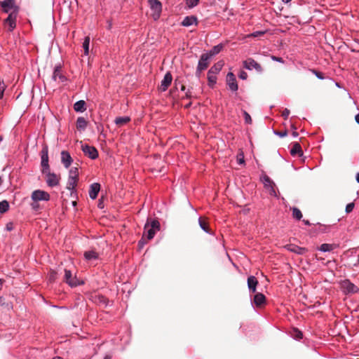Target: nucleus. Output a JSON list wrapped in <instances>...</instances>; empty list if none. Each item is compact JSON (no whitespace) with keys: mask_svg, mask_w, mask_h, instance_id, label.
I'll list each match as a JSON object with an SVG mask.
<instances>
[{"mask_svg":"<svg viewBox=\"0 0 359 359\" xmlns=\"http://www.w3.org/2000/svg\"><path fill=\"white\" fill-rule=\"evenodd\" d=\"M160 224L157 220H152L151 223L148 222L144 225V235L147 237L149 240L152 239L156 233V231L159 230Z\"/></svg>","mask_w":359,"mask_h":359,"instance_id":"obj_1","label":"nucleus"},{"mask_svg":"<svg viewBox=\"0 0 359 359\" xmlns=\"http://www.w3.org/2000/svg\"><path fill=\"white\" fill-rule=\"evenodd\" d=\"M150 9L151 11V17L154 21L158 20L162 12V4L159 0L148 1Z\"/></svg>","mask_w":359,"mask_h":359,"instance_id":"obj_2","label":"nucleus"},{"mask_svg":"<svg viewBox=\"0 0 359 359\" xmlns=\"http://www.w3.org/2000/svg\"><path fill=\"white\" fill-rule=\"evenodd\" d=\"M210 59V55H207L205 53L201 55L196 71V76L197 77L199 78L201 72L208 68Z\"/></svg>","mask_w":359,"mask_h":359,"instance_id":"obj_3","label":"nucleus"},{"mask_svg":"<svg viewBox=\"0 0 359 359\" xmlns=\"http://www.w3.org/2000/svg\"><path fill=\"white\" fill-rule=\"evenodd\" d=\"M64 280L72 287H76L84 283L83 281L79 280L76 276H74L72 272L68 269H65Z\"/></svg>","mask_w":359,"mask_h":359,"instance_id":"obj_4","label":"nucleus"},{"mask_svg":"<svg viewBox=\"0 0 359 359\" xmlns=\"http://www.w3.org/2000/svg\"><path fill=\"white\" fill-rule=\"evenodd\" d=\"M261 181L264 184V188L269 190V194L276 198L278 196L276 191V184L274 182L266 175H264L261 177Z\"/></svg>","mask_w":359,"mask_h":359,"instance_id":"obj_5","label":"nucleus"},{"mask_svg":"<svg viewBox=\"0 0 359 359\" xmlns=\"http://www.w3.org/2000/svg\"><path fill=\"white\" fill-rule=\"evenodd\" d=\"M340 285L342 292L346 294H355L359 292V288L348 279L342 280Z\"/></svg>","mask_w":359,"mask_h":359,"instance_id":"obj_6","label":"nucleus"},{"mask_svg":"<svg viewBox=\"0 0 359 359\" xmlns=\"http://www.w3.org/2000/svg\"><path fill=\"white\" fill-rule=\"evenodd\" d=\"M46 172H42L46 177V182L48 187H54L59 184L60 177L58 175L53 172H50V169L46 170Z\"/></svg>","mask_w":359,"mask_h":359,"instance_id":"obj_7","label":"nucleus"},{"mask_svg":"<svg viewBox=\"0 0 359 359\" xmlns=\"http://www.w3.org/2000/svg\"><path fill=\"white\" fill-rule=\"evenodd\" d=\"M18 13H17L16 10L15 11H11L6 19H5L4 24L5 26L8 27V31L12 32L16 27V20Z\"/></svg>","mask_w":359,"mask_h":359,"instance_id":"obj_8","label":"nucleus"},{"mask_svg":"<svg viewBox=\"0 0 359 359\" xmlns=\"http://www.w3.org/2000/svg\"><path fill=\"white\" fill-rule=\"evenodd\" d=\"M1 6L4 12L10 13L11 11L16 10L17 13L19 12V7L15 5V0H4L1 2Z\"/></svg>","mask_w":359,"mask_h":359,"instance_id":"obj_9","label":"nucleus"},{"mask_svg":"<svg viewBox=\"0 0 359 359\" xmlns=\"http://www.w3.org/2000/svg\"><path fill=\"white\" fill-rule=\"evenodd\" d=\"M31 198L34 202L48 201L50 200V194L45 191L37 189L32 192Z\"/></svg>","mask_w":359,"mask_h":359,"instance_id":"obj_10","label":"nucleus"},{"mask_svg":"<svg viewBox=\"0 0 359 359\" xmlns=\"http://www.w3.org/2000/svg\"><path fill=\"white\" fill-rule=\"evenodd\" d=\"M243 67L248 70L255 69L259 73L263 71L261 65L252 58H248L243 61Z\"/></svg>","mask_w":359,"mask_h":359,"instance_id":"obj_11","label":"nucleus"},{"mask_svg":"<svg viewBox=\"0 0 359 359\" xmlns=\"http://www.w3.org/2000/svg\"><path fill=\"white\" fill-rule=\"evenodd\" d=\"M82 151L86 156L91 159H96L98 157V151L95 147L88 144L82 145Z\"/></svg>","mask_w":359,"mask_h":359,"instance_id":"obj_12","label":"nucleus"},{"mask_svg":"<svg viewBox=\"0 0 359 359\" xmlns=\"http://www.w3.org/2000/svg\"><path fill=\"white\" fill-rule=\"evenodd\" d=\"M226 84L233 92H236L238 89L236 76L232 72H229L226 75Z\"/></svg>","mask_w":359,"mask_h":359,"instance_id":"obj_13","label":"nucleus"},{"mask_svg":"<svg viewBox=\"0 0 359 359\" xmlns=\"http://www.w3.org/2000/svg\"><path fill=\"white\" fill-rule=\"evenodd\" d=\"M91 300L96 304L99 306H102L104 307L107 306L109 300L107 297L103 295L96 294L91 295Z\"/></svg>","mask_w":359,"mask_h":359,"instance_id":"obj_14","label":"nucleus"},{"mask_svg":"<svg viewBox=\"0 0 359 359\" xmlns=\"http://www.w3.org/2000/svg\"><path fill=\"white\" fill-rule=\"evenodd\" d=\"M73 162V159L69 151L63 150L61 151V163L65 168H69Z\"/></svg>","mask_w":359,"mask_h":359,"instance_id":"obj_15","label":"nucleus"},{"mask_svg":"<svg viewBox=\"0 0 359 359\" xmlns=\"http://www.w3.org/2000/svg\"><path fill=\"white\" fill-rule=\"evenodd\" d=\"M172 80V74L169 72H167L165 74L163 79L161 81V83L160 89L162 92H164L168 89L169 86L171 84Z\"/></svg>","mask_w":359,"mask_h":359,"instance_id":"obj_16","label":"nucleus"},{"mask_svg":"<svg viewBox=\"0 0 359 359\" xmlns=\"http://www.w3.org/2000/svg\"><path fill=\"white\" fill-rule=\"evenodd\" d=\"M100 190V184L99 183H93L90 186L89 197L94 200L97 197Z\"/></svg>","mask_w":359,"mask_h":359,"instance_id":"obj_17","label":"nucleus"},{"mask_svg":"<svg viewBox=\"0 0 359 359\" xmlns=\"http://www.w3.org/2000/svg\"><path fill=\"white\" fill-rule=\"evenodd\" d=\"M57 79H59L61 82L66 81V77L61 73V67L60 65L55 67L53 74V79L54 81H56Z\"/></svg>","mask_w":359,"mask_h":359,"instance_id":"obj_18","label":"nucleus"},{"mask_svg":"<svg viewBox=\"0 0 359 359\" xmlns=\"http://www.w3.org/2000/svg\"><path fill=\"white\" fill-rule=\"evenodd\" d=\"M198 22L197 18L194 15H190L185 17L182 22V25L184 27H189L193 25H196Z\"/></svg>","mask_w":359,"mask_h":359,"instance_id":"obj_19","label":"nucleus"},{"mask_svg":"<svg viewBox=\"0 0 359 359\" xmlns=\"http://www.w3.org/2000/svg\"><path fill=\"white\" fill-rule=\"evenodd\" d=\"M257 284L258 281L255 276H250L248 278V286L250 291L255 292L256 291Z\"/></svg>","mask_w":359,"mask_h":359,"instance_id":"obj_20","label":"nucleus"},{"mask_svg":"<svg viewBox=\"0 0 359 359\" xmlns=\"http://www.w3.org/2000/svg\"><path fill=\"white\" fill-rule=\"evenodd\" d=\"M76 126L78 130L84 131L87 128L88 121L83 117H78Z\"/></svg>","mask_w":359,"mask_h":359,"instance_id":"obj_21","label":"nucleus"},{"mask_svg":"<svg viewBox=\"0 0 359 359\" xmlns=\"http://www.w3.org/2000/svg\"><path fill=\"white\" fill-rule=\"evenodd\" d=\"M265 301H266L265 296L262 293H257L254 296L253 303L257 306H260L263 305L265 303Z\"/></svg>","mask_w":359,"mask_h":359,"instance_id":"obj_22","label":"nucleus"},{"mask_svg":"<svg viewBox=\"0 0 359 359\" xmlns=\"http://www.w3.org/2000/svg\"><path fill=\"white\" fill-rule=\"evenodd\" d=\"M290 154L292 156H302L303 155V151H302V147L300 146V144L297 142L293 144L292 148H291V150H290Z\"/></svg>","mask_w":359,"mask_h":359,"instance_id":"obj_23","label":"nucleus"},{"mask_svg":"<svg viewBox=\"0 0 359 359\" xmlns=\"http://www.w3.org/2000/svg\"><path fill=\"white\" fill-rule=\"evenodd\" d=\"M74 109L76 112H83L86 110V102L84 100H79L74 104Z\"/></svg>","mask_w":359,"mask_h":359,"instance_id":"obj_24","label":"nucleus"},{"mask_svg":"<svg viewBox=\"0 0 359 359\" xmlns=\"http://www.w3.org/2000/svg\"><path fill=\"white\" fill-rule=\"evenodd\" d=\"M224 66V62L223 61H219L217 63H215L209 70L208 72H210V74H217L222 69V67Z\"/></svg>","mask_w":359,"mask_h":359,"instance_id":"obj_25","label":"nucleus"},{"mask_svg":"<svg viewBox=\"0 0 359 359\" xmlns=\"http://www.w3.org/2000/svg\"><path fill=\"white\" fill-rule=\"evenodd\" d=\"M78 178H74L73 177H68L67 189L71 191V194L75 190V187L77 184Z\"/></svg>","mask_w":359,"mask_h":359,"instance_id":"obj_26","label":"nucleus"},{"mask_svg":"<svg viewBox=\"0 0 359 359\" xmlns=\"http://www.w3.org/2000/svg\"><path fill=\"white\" fill-rule=\"evenodd\" d=\"M288 250L293 252L298 255H303L306 252L304 248H301L297 245H290L287 247Z\"/></svg>","mask_w":359,"mask_h":359,"instance_id":"obj_27","label":"nucleus"},{"mask_svg":"<svg viewBox=\"0 0 359 359\" xmlns=\"http://www.w3.org/2000/svg\"><path fill=\"white\" fill-rule=\"evenodd\" d=\"M130 121V118L129 116H119L116 117L114 120V123L117 126H123L128 123Z\"/></svg>","mask_w":359,"mask_h":359,"instance_id":"obj_28","label":"nucleus"},{"mask_svg":"<svg viewBox=\"0 0 359 359\" xmlns=\"http://www.w3.org/2000/svg\"><path fill=\"white\" fill-rule=\"evenodd\" d=\"M223 46L222 44H218L215 46L208 53H205L207 55H210L211 58L212 56L218 54L222 50Z\"/></svg>","mask_w":359,"mask_h":359,"instance_id":"obj_29","label":"nucleus"},{"mask_svg":"<svg viewBox=\"0 0 359 359\" xmlns=\"http://www.w3.org/2000/svg\"><path fill=\"white\" fill-rule=\"evenodd\" d=\"M217 74H210V72H208V86L210 87V88H213L214 86L217 83Z\"/></svg>","mask_w":359,"mask_h":359,"instance_id":"obj_30","label":"nucleus"},{"mask_svg":"<svg viewBox=\"0 0 359 359\" xmlns=\"http://www.w3.org/2000/svg\"><path fill=\"white\" fill-rule=\"evenodd\" d=\"M84 257L86 259L90 261L97 259L98 255L96 252L93 250H90L84 252Z\"/></svg>","mask_w":359,"mask_h":359,"instance_id":"obj_31","label":"nucleus"},{"mask_svg":"<svg viewBox=\"0 0 359 359\" xmlns=\"http://www.w3.org/2000/svg\"><path fill=\"white\" fill-rule=\"evenodd\" d=\"M334 248L335 245L334 244L323 243L320 246L319 250L323 252H327L333 250Z\"/></svg>","mask_w":359,"mask_h":359,"instance_id":"obj_32","label":"nucleus"},{"mask_svg":"<svg viewBox=\"0 0 359 359\" xmlns=\"http://www.w3.org/2000/svg\"><path fill=\"white\" fill-rule=\"evenodd\" d=\"M41 172H46V170H48L50 169V166L48 164V156H44L41 157Z\"/></svg>","mask_w":359,"mask_h":359,"instance_id":"obj_33","label":"nucleus"},{"mask_svg":"<svg viewBox=\"0 0 359 359\" xmlns=\"http://www.w3.org/2000/svg\"><path fill=\"white\" fill-rule=\"evenodd\" d=\"M89 46H90V37L86 36V37H85L84 41L83 42V45H82L85 55H88L89 53Z\"/></svg>","mask_w":359,"mask_h":359,"instance_id":"obj_34","label":"nucleus"},{"mask_svg":"<svg viewBox=\"0 0 359 359\" xmlns=\"http://www.w3.org/2000/svg\"><path fill=\"white\" fill-rule=\"evenodd\" d=\"M291 336L292 337V338H294V339H297V340H299L301 339H302V337H303V334L302 332L299 330L297 328H294L291 332Z\"/></svg>","mask_w":359,"mask_h":359,"instance_id":"obj_35","label":"nucleus"},{"mask_svg":"<svg viewBox=\"0 0 359 359\" xmlns=\"http://www.w3.org/2000/svg\"><path fill=\"white\" fill-rule=\"evenodd\" d=\"M292 210L293 217L297 220H300L303 217L301 210L295 207L292 208Z\"/></svg>","mask_w":359,"mask_h":359,"instance_id":"obj_36","label":"nucleus"},{"mask_svg":"<svg viewBox=\"0 0 359 359\" xmlns=\"http://www.w3.org/2000/svg\"><path fill=\"white\" fill-rule=\"evenodd\" d=\"M9 203L7 201L4 200L0 202V213H4L8 211Z\"/></svg>","mask_w":359,"mask_h":359,"instance_id":"obj_37","label":"nucleus"},{"mask_svg":"<svg viewBox=\"0 0 359 359\" xmlns=\"http://www.w3.org/2000/svg\"><path fill=\"white\" fill-rule=\"evenodd\" d=\"M198 224L200 227L207 233L211 234L210 229H208L207 224L201 219V217H199L198 219Z\"/></svg>","mask_w":359,"mask_h":359,"instance_id":"obj_38","label":"nucleus"},{"mask_svg":"<svg viewBox=\"0 0 359 359\" xmlns=\"http://www.w3.org/2000/svg\"><path fill=\"white\" fill-rule=\"evenodd\" d=\"M200 0H186V4L189 8H193L196 7Z\"/></svg>","mask_w":359,"mask_h":359,"instance_id":"obj_39","label":"nucleus"},{"mask_svg":"<svg viewBox=\"0 0 359 359\" xmlns=\"http://www.w3.org/2000/svg\"><path fill=\"white\" fill-rule=\"evenodd\" d=\"M236 159H237V163L239 165H243L245 163V160H244V154L242 151H241L238 154H237V157H236Z\"/></svg>","mask_w":359,"mask_h":359,"instance_id":"obj_40","label":"nucleus"},{"mask_svg":"<svg viewBox=\"0 0 359 359\" xmlns=\"http://www.w3.org/2000/svg\"><path fill=\"white\" fill-rule=\"evenodd\" d=\"M79 171L76 168H72L69 172V177H73L74 178H78Z\"/></svg>","mask_w":359,"mask_h":359,"instance_id":"obj_41","label":"nucleus"},{"mask_svg":"<svg viewBox=\"0 0 359 359\" xmlns=\"http://www.w3.org/2000/svg\"><path fill=\"white\" fill-rule=\"evenodd\" d=\"M243 114L245 118V122L247 124H251L252 123V118L250 115L245 110L243 111Z\"/></svg>","mask_w":359,"mask_h":359,"instance_id":"obj_42","label":"nucleus"},{"mask_svg":"<svg viewBox=\"0 0 359 359\" xmlns=\"http://www.w3.org/2000/svg\"><path fill=\"white\" fill-rule=\"evenodd\" d=\"M310 71L316 75V76L320 79V80H323L325 79V76L323 75V74L322 72H318L316 71V69H310Z\"/></svg>","mask_w":359,"mask_h":359,"instance_id":"obj_43","label":"nucleus"},{"mask_svg":"<svg viewBox=\"0 0 359 359\" xmlns=\"http://www.w3.org/2000/svg\"><path fill=\"white\" fill-rule=\"evenodd\" d=\"M6 86L4 81L0 80V99L4 96V92L6 90Z\"/></svg>","mask_w":359,"mask_h":359,"instance_id":"obj_44","label":"nucleus"},{"mask_svg":"<svg viewBox=\"0 0 359 359\" xmlns=\"http://www.w3.org/2000/svg\"><path fill=\"white\" fill-rule=\"evenodd\" d=\"M48 156V147L47 145H43L41 151V157Z\"/></svg>","mask_w":359,"mask_h":359,"instance_id":"obj_45","label":"nucleus"},{"mask_svg":"<svg viewBox=\"0 0 359 359\" xmlns=\"http://www.w3.org/2000/svg\"><path fill=\"white\" fill-rule=\"evenodd\" d=\"M353 208H354V203H350L347 204L346 206V212L347 213H350L351 212L353 211Z\"/></svg>","mask_w":359,"mask_h":359,"instance_id":"obj_46","label":"nucleus"},{"mask_svg":"<svg viewBox=\"0 0 359 359\" xmlns=\"http://www.w3.org/2000/svg\"><path fill=\"white\" fill-rule=\"evenodd\" d=\"M238 77L242 80H245L248 78V74L245 71L241 70L238 74Z\"/></svg>","mask_w":359,"mask_h":359,"instance_id":"obj_47","label":"nucleus"},{"mask_svg":"<svg viewBox=\"0 0 359 359\" xmlns=\"http://www.w3.org/2000/svg\"><path fill=\"white\" fill-rule=\"evenodd\" d=\"M290 110L288 109H285L282 113V116L285 118V119H287L290 115Z\"/></svg>","mask_w":359,"mask_h":359,"instance_id":"obj_48","label":"nucleus"},{"mask_svg":"<svg viewBox=\"0 0 359 359\" xmlns=\"http://www.w3.org/2000/svg\"><path fill=\"white\" fill-rule=\"evenodd\" d=\"M271 59L273 61L280 62V63H284V60L282 57L273 55V56H271Z\"/></svg>","mask_w":359,"mask_h":359,"instance_id":"obj_49","label":"nucleus"},{"mask_svg":"<svg viewBox=\"0 0 359 359\" xmlns=\"http://www.w3.org/2000/svg\"><path fill=\"white\" fill-rule=\"evenodd\" d=\"M14 229V225L13 222H8L6 225V229L8 231H12Z\"/></svg>","mask_w":359,"mask_h":359,"instance_id":"obj_50","label":"nucleus"},{"mask_svg":"<svg viewBox=\"0 0 359 359\" xmlns=\"http://www.w3.org/2000/svg\"><path fill=\"white\" fill-rule=\"evenodd\" d=\"M264 33H265V32H263V31H257V32H254L253 33H252L251 36L253 37H257L259 36L263 35Z\"/></svg>","mask_w":359,"mask_h":359,"instance_id":"obj_51","label":"nucleus"},{"mask_svg":"<svg viewBox=\"0 0 359 359\" xmlns=\"http://www.w3.org/2000/svg\"><path fill=\"white\" fill-rule=\"evenodd\" d=\"M276 134L278 135V136L281 137H285L287 135V133L286 130H284V131L276 133Z\"/></svg>","mask_w":359,"mask_h":359,"instance_id":"obj_52","label":"nucleus"},{"mask_svg":"<svg viewBox=\"0 0 359 359\" xmlns=\"http://www.w3.org/2000/svg\"><path fill=\"white\" fill-rule=\"evenodd\" d=\"M5 305V299L3 297H0V306Z\"/></svg>","mask_w":359,"mask_h":359,"instance_id":"obj_53","label":"nucleus"},{"mask_svg":"<svg viewBox=\"0 0 359 359\" xmlns=\"http://www.w3.org/2000/svg\"><path fill=\"white\" fill-rule=\"evenodd\" d=\"M145 242L144 241L143 238H142L140 241H139V246L140 248H142L144 245Z\"/></svg>","mask_w":359,"mask_h":359,"instance_id":"obj_54","label":"nucleus"},{"mask_svg":"<svg viewBox=\"0 0 359 359\" xmlns=\"http://www.w3.org/2000/svg\"><path fill=\"white\" fill-rule=\"evenodd\" d=\"M303 223L305 224V225H307V226H310L311 225V223L309 220L307 219H303Z\"/></svg>","mask_w":359,"mask_h":359,"instance_id":"obj_55","label":"nucleus"},{"mask_svg":"<svg viewBox=\"0 0 359 359\" xmlns=\"http://www.w3.org/2000/svg\"><path fill=\"white\" fill-rule=\"evenodd\" d=\"M355 120L358 124H359V114H356L355 116Z\"/></svg>","mask_w":359,"mask_h":359,"instance_id":"obj_56","label":"nucleus"},{"mask_svg":"<svg viewBox=\"0 0 359 359\" xmlns=\"http://www.w3.org/2000/svg\"><path fill=\"white\" fill-rule=\"evenodd\" d=\"M37 206H38V205L36 203H35L32 204V207L33 209L36 208Z\"/></svg>","mask_w":359,"mask_h":359,"instance_id":"obj_57","label":"nucleus"},{"mask_svg":"<svg viewBox=\"0 0 359 359\" xmlns=\"http://www.w3.org/2000/svg\"><path fill=\"white\" fill-rule=\"evenodd\" d=\"M355 179H356L357 182H358V183H359V172H358V173L356 174Z\"/></svg>","mask_w":359,"mask_h":359,"instance_id":"obj_58","label":"nucleus"},{"mask_svg":"<svg viewBox=\"0 0 359 359\" xmlns=\"http://www.w3.org/2000/svg\"><path fill=\"white\" fill-rule=\"evenodd\" d=\"M292 135H293V136H294V137H295L298 136V133H297L296 131H294V132L292 133Z\"/></svg>","mask_w":359,"mask_h":359,"instance_id":"obj_59","label":"nucleus"},{"mask_svg":"<svg viewBox=\"0 0 359 359\" xmlns=\"http://www.w3.org/2000/svg\"><path fill=\"white\" fill-rule=\"evenodd\" d=\"M2 285H3V280L1 279H0V290L2 288Z\"/></svg>","mask_w":359,"mask_h":359,"instance_id":"obj_60","label":"nucleus"},{"mask_svg":"<svg viewBox=\"0 0 359 359\" xmlns=\"http://www.w3.org/2000/svg\"><path fill=\"white\" fill-rule=\"evenodd\" d=\"M282 1L285 4H287L291 1V0H282Z\"/></svg>","mask_w":359,"mask_h":359,"instance_id":"obj_61","label":"nucleus"},{"mask_svg":"<svg viewBox=\"0 0 359 359\" xmlns=\"http://www.w3.org/2000/svg\"><path fill=\"white\" fill-rule=\"evenodd\" d=\"M104 359H111V357L110 355H105Z\"/></svg>","mask_w":359,"mask_h":359,"instance_id":"obj_62","label":"nucleus"},{"mask_svg":"<svg viewBox=\"0 0 359 359\" xmlns=\"http://www.w3.org/2000/svg\"><path fill=\"white\" fill-rule=\"evenodd\" d=\"M336 86H337L338 88L341 87L339 83H336Z\"/></svg>","mask_w":359,"mask_h":359,"instance_id":"obj_63","label":"nucleus"},{"mask_svg":"<svg viewBox=\"0 0 359 359\" xmlns=\"http://www.w3.org/2000/svg\"><path fill=\"white\" fill-rule=\"evenodd\" d=\"M98 207H99V208H102V203H99V204H98Z\"/></svg>","mask_w":359,"mask_h":359,"instance_id":"obj_64","label":"nucleus"}]
</instances>
